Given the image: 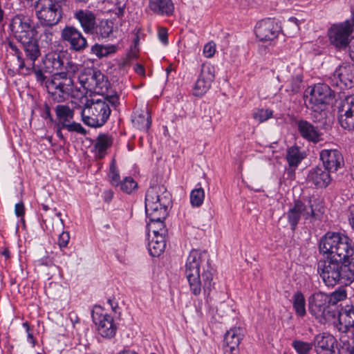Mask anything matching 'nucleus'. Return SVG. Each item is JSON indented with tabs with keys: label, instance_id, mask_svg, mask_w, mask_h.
Listing matches in <instances>:
<instances>
[{
	"label": "nucleus",
	"instance_id": "nucleus-43",
	"mask_svg": "<svg viewBox=\"0 0 354 354\" xmlns=\"http://www.w3.org/2000/svg\"><path fill=\"white\" fill-rule=\"evenodd\" d=\"M272 115L273 111L272 110L261 109L254 112L253 118L259 123H262L272 118Z\"/></svg>",
	"mask_w": 354,
	"mask_h": 354
},
{
	"label": "nucleus",
	"instance_id": "nucleus-54",
	"mask_svg": "<svg viewBox=\"0 0 354 354\" xmlns=\"http://www.w3.org/2000/svg\"><path fill=\"white\" fill-rule=\"evenodd\" d=\"M124 9L125 4L119 3V5L115 8L114 12L118 17H122L124 14Z\"/></svg>",
	"mask_w": 354,
	"mask_h": 354
},
{
	"label": "nucleus",
	"instance_id": "nucleus-56",
	"mask_svg": "<svg viewBox=\"0 0 354 354\" xmlns=\"http://www.w3.org/2000/svg\"><path fill=\"white\" fill-rule=\"evenodd\" d=\"M296 167H297L289 166V167L286 169V174L288 178L293 179L295 178Z\"/></svg>",
	"mask_w": 354,
	"mask_h": 354
},
{
	"label": "nucleus",
	"instance_id": "nucleus-13",
	"mask_svg": "<svg viewBox=\"0 0 354 354\" xmlns=\"http://www.w3.org/2000/svg\"><path fill=\"white\" fill-rule=\"evenodd\" d=\"M337 109V119L340 126L348 131L354 130V95L342 99Z\"/></svg>",
	"mask_w": 354,
	"mask_h": 354
},
{
	"label": "nucleus",
	"instance_id": "nucleus-60",
	"mask_svg": "<svg viewBox=\"0 0 354 354\" xmlns=\"http://www.w3.org/2000/svg\"><path fill=\"white\" fill-rule=\"evenodd\" d=\"M104 200L106 202H109L113 198V192L111 191L106 192Z\"/></svg>",
	"mask_w": 354,
	"mask_h": 354
},
{
	"label": "nucleus",
	"instance_id": "nucleus-32",
	"mask_svg": "<svg viewBox=\"0 0 354 354\" xmlns=\"http://www.w3.org/2000/svg\"><path fill=\"white\" fill-rule=\"evenodd\" d=\"M55 111L58 120L57 124L61 125V127L64 124L73 120L75 115L74 110L66 104L57 105Z\"/></svg>",
	"mask_w": 354,
	"mask_h": 354
},
{
	"label": "nucleus",
	"instance_id": "nucleus-18",
	"mask_svg": "<svg viewBox=\"0 0 354 354\" xmlns=\"http://www.w3.org/2000/svg\"><path fill=\"white\" fill-rule=\"evenodd\" d=\"M281 26L274 19H265L257 23L254 32L260 41H271L277 38Z\"/></svg>",
	"mask_w": 354,
	"mask_h": 354
},
{
	"label": "nucleus",
	"instance_id": "nucleus-39",
	"mask_svg": "<svg viewBox=\"0 0 354 354\" xmlns=\"http://www.w3.org/2000/svg\"><path fill=\"white\" fill-rule=\"evenodd\" d=\"M205 198V192L202 187H197L190 193V203L193 207H198L202 205Z\"/></svg>",
	"mask_w": 354,
	"mask_h": 354
},
{
	"label": "nucleus",
	"instance_id": "nucleus-45",
	"mask_svg": "<svg viewBox=\"0 0 354 354\" xmlns=\"http://www.w3.org/2000/svg\"><path fill=\"white\" fill-rule=\"evenodd\" d=\"M303 76L301 73H297L292 77L290 81L291 91L294 93H298L301 89Z\"/></svg>",
	"mask_w": 354,
	"mask_h": 354
},
{
	"label": "nucleus",
	"instance_id": "nucleus-34",
	"mask_svg": "<svg viewBox=\"0 0 354 354\" xmlns=\"http://www.w3.org/2000/svg\"><path fill=\"white\" fill-rule=\"evenodd\" d=\"M292 306L297 316L303 317L306 314V299L301 291H297L292 296Z\"/></svg>",
	"mask_w": 354,
	"mask_h": 354
},
{
	"label": "nucleus",
	"instance_id": "nucleus-49",
	"mask_svg": "<svg viewBox=\"0 0 354 354\" xmlns=\"http://www.w3.org/2000/svg\"><path fill=\"white\" fill-rule=\"evenodd\" d=\"M158 36L159 40L164 44H168V33L167 29L165 27H160L158 28Z\"/></svg>",
	"mask_w": 354,
	"mask_h": 354
},
{
	"label": "nucleus",
	"instance_id": "nucleus-14",
	"mask_svg": "<svg viewBox=\"0 0 354 354\" xmlns=\"http://www.w3.org/2000/svg\"><path fill=\"white\" fill-rule=\"evenodd\" d=\"M61 39L75 52H82L88 47V42L82 32L73 26H66L61 30Z\"/></svg>",
	"mask_w": 354,
	"mask_h": 354
},
{
	"label": "nucleus",
	"instance_id": "nucleus-41",
	"mask_svg": "<svg viewBox=\"0 0 354 354\" xmlns=\"http://www.w3.org/2000/svg\"><path fill=\"white\" fill-rule=\"evenodd\" d=\"M118 187L123 192L130 194L138 187V183L132 177L127 176L120 182Z\"/></svg>",
	"mask_w": 354,
	"mask_h": 354
},
{
	"label": "nucleus",
	"instance_id": "nucleus-7",
	"mask_svg": "<svg viewBox=\"0 0 354 354\" xmlns=\"http://www.w3.org/2000/svg\"><path fill=\"white\" fill-rule=\"evenodd\" d=\"M78 82L85 90L86 93H94L105 95L113 105L118 102V92L110 87V83L105 75L99 70L84 68L78 75Z\"/></svg>",
	"mask_w": 354,
	"mask_h": 354
},
{
	"label": "nucleus",
	"instance_id": "nucleus-24",
	"mask_svg": "<svg viewBox=\"0 0 354 354\" xmlns=\"http://www.w3.org/2000/svg\"><path fill=\"white\" fill-rule=\"evenodd\" d=\"M73 18L78 21L86 34L93 35L96 16L91 10L77 9L73 12Z\"/></svg>",
	"mask_w": 354,
	"mask_h": 354
},
{
	"label": "nucleus",
	"instance_id": "nucleus-27",
	"mask_svg": "<svg viewBox=\"0 0 354 354\" xmlns=\"http://www.w3.org/2000/svg\"><path fill=\"white\" fill-rule=\"evenodd\" d=\"M147 8L154 15L171 17L174 13V4L172 0H148Z\"/></svg>",
	"mask_w": 354,
	"mask_h": 354
},
{
	"label": "nucleus",
	"instance_id": "nucleus-11",
	"mask_svg": "<svg viewBox=\"0 0 354 354\" xmlns=\"http://www.w3.org/2000/svg\"><path fill=\"white\" fill-rule=\"evenodd\" d=\"M353 31V26L348 21L333 25L328 33L330 44L337 48L345 49L351 41Z\"/></svg>",
	"mask_w": 354,
	"mask_h": 354
},
{
	"label": "nucleus",
	"instance_id": "nucleus-35",
	"mask_svg": "<svg viewBox=\"0 0 354 354\" xmlns=\"http://www.w3.org/2000/svg\"><path fill=\"white\" fill-rule=\"evenodd\" d=\"M24 68L26 70L27 74L32 73L35 76L36 81L41 86L44 85L46 88L47 82L50 80V79H48L47 76L44 75L43 71L41 68H40L39 66H36L35 64H26V67H24Z\"/></svg>",
	"mask_w": 354,
	"mask_h": 354
},
{
	"label": "nucleus",
	"instance_id": "nucleus-61",
	"mask_svg": "<svg viewBox=\"0 0 354 354\" xmlns=\"http://www.w3.org/2000/svg\"><path fill=\"white\" fill-rule=\"evenodd\" d=\"M155 222H153V221H149V223L147 224V230H148V232L149 233L151 231L152 232V228L151 227V225H152L153 226H154L155 229H159V227L158 225V224H155L154 223Z\"/></svg>",
	"mask_w": 354,
	"mask_h": 354
},
{
	"label": "nucleus",
	"instance_id": "nucleus-10",
	"mask_svg": "<svg viewBox=\"0 0 354 354\" xmlns=\"http://www.w3.org/2000/svg\"><path fill=\"white\" fill-rule=\"evenodd\" d=\"M93 322L97 326L98 333L104 337L111 338L115 336L117 326L113 317L104 313L100 306H95L91 312Z\"/></svg>",
	"mask_w": 354,
	"mask_h": 354
},
{
	"label": "nucleus",
	"instance_id": "nucleus-2",
	"mask_svg": "<svg viewBox=\"0 0 354 354\" xmlns=\"http://www.w3.org/2000/svg\"><path fill=\"white\" fill-rule=\"evenodd\" d=\"M213 268L207 252L192 250L187 259L185 274L188 281L190 291L196 296L203 290L209 295L214 288Z\"/></svg>",
	"mask_w": 354,
	"mask_h": 354
},
{
	"label": "nucleus",
	"instance_id": "nucleus-12",
	"mask_svg": "<svg viewBox=\"0 0 354 354\" xmlns=\"http://www.w3.org/2000/svg\"><path fill=\"white\" fill-rule=\"evenodd\" d=\"M10 28L14 37L19 43L33 38L35 35L32 21L27 16L16 15L12 19Z\"/></svg>",
	"mask_w": 354,
	"mask_h": 354
},
{
	"label": "nucleus",
	"instance_id": "nucleus-20",
	"mask_svg": "<svg viewBox=\"0 0 354 354\" xmlns=\"http://www.w3.org/2000/svg\"><path fill=\"white\" fill-rule=\"evenodd\" d=\"M323 167L329 172H335L344 165V158L337 149H323L320 152Z\"/></svg>",
	"mask_w": 354,
	"mask_h": 354
},
{
	"label": "nucleus",
	"instance_id": "nucleus-55",
	"mask_svg": "<svg viewBox=\"0 0 354 354\" xmlns=\"http://www.w3.org/2000/svg\"><path fill=\"white\" fill-rule=\"evenodd\" d=\"M224 354H239V348H231L230 346H223Z\"/></svg>",
	"mask_w": 354,
	"mask_h": 354
},
{
	"label": "nucleus",
	"instance_id": "nucleus-30",
	"mask_svg": "<svg viewBox=\"0 0 354 354\" xmlns=\"http://www.w3.org/2000/svg\"><path fill=\"white\" fill-rule=\"evenodd\" d=\"M133 126L140 130L147 131L151 127V120L148 109L140 110L134 113L132 118Z\"/></svg>",
	"mask_w": 354,
	"mask_h": 354
},
{
	"label": "nucleus",
	"instance_id": "nucleus-15",
	"mask_svg": "<svg viewBox=\"0 0 354 354\" xmlns=\"http://www.w3.org/2000/svg\"><path fill=\"white\" fill-rule=\"evenodd\" d=\"M332 95V91L329 86L325 84H317L310 91L306 106L315 112L319 109L322 110V106L329 103Z\"/></svg>",
	"mask_w": 354,
	"mask_h": 354
},
{
	"label": "nucleus",
	"instance_id": "nucleus-29",
	"mask_svg": "<svg viewBox=\"0 0 354 354\" xmlns=\"http://www.w3.org/2000/svg\"><path fill=\"white\" fill-rule=\"evenodd\" d=\"M113 145V138L108 133H100L96 138L94 148L95 156L99 159H102L106 154V150Z\"/></svg>",
	"mask_w": 354,
	"mask_h": 354
},
{
	"label": "nucleus",
	"instance_id": "nucleus-28",
	"mask_svg": "<svg viewBox=\"0 0 354 354\" xmlns=\"http://www.w3.org/2000/svg\"><path fill=\"white\" fill-rule=\"evenodd\" d=\"M25 53V62L27 64H35V61L41 56V50L38 41L35 38L20 42Z\"/></svg>",
	"mask_w": 354,
	"mask_h": 354
},
{
	"label": "nucleus",
	"instance_id": "nucleus-8",
	"mask_svg": "<svg viewBox=\"0 0 354 354\" xmlns=\"http://www.w3.org/2000/svg\"><path fill=\"white\" fill-rule=\"evenodd\" d=\"M33 6L37 19L44 27H53L63 17L62 5L54 0H37Z\"/></svg>",
	"mask_w": 354,
	"mask_h": 354
},
{
	"label": "nucleus",
	"instance_id": "nucleus-57",
	"mask_svg": "<svg viewBox=\"0 0 354 354\" xmlns=\"http://www.w3.org/2000/svg\"><path fill=\"white\" fill-rule=\"evenodd\" d=\"M63 128H61V125H59V124H57V131H56V134H57V136L60 139V140H64V137L62 134V129Z\"/></svg>",
	"mask_w": 354,
	"mask_h": 354
},
{
	"label": "nucleus",
	"instance_id": "nucleus-51",
	"mask_svg": "<svg viewBox=\"0 0 354 354\" xmlns=\"http://www.w3.org/2000/svg\"><path fill=\"white\" fill-rule=\"evenodd\" d=\"M347 218L351 229L354 231V205H351L348 207Z\"/></svg>",
	"mask_w": 354,
	"mask_h": 354
},
{
	"label": "nucleus",
	"instance_id": "nucleus-44",
	"mask_svg": "<svg viewBox=\"0 0 354 354\" xmlns=\"http://www.w3.org/2000/svg\"><path fill=\"white\" fill-rule=\"evenodd\" d=\"M8 47L14 52V55L17 57L19 62V69L22 70L26 67L25 59L23 57L22 53L19 48L12 41L8 44Z\"/></svg>",
	"mask_w": 354,
	"mask_h": 354
},
{
	"label": "nucleus",
	"instance_id": "nucleus-16",
	"mask_svg": "<svg viewBox=\"0 0 354 354\" xmlns=\"http://www.w3.org/2000/svg\"><path fill=\"white\" fill-rule=\"evenodd\" d=\"M337 322L335 324L337 330L344 334L348 333L354 326V306L351 303L343 305L337 304Z\"/></svg>",
	"mask_w": 354,
	"mask_h": 354
},
{
	"label": "nucleus",
	"instance_id": "nucleus-9",
	"mask_svg": "<svg viewBox=\"0 0 354 354\" xmlns=\"http://www.w3.org/2000/svg\"><path fill=\"white\" fill-rule=\"evenodd\" d=\"M290 224V229L295 231L301 218L313 222L320 218L319 214L316 213L312 206L308 207L302 201H295L294 205L285 214Z\"/></svg>",
	"mask_w": 354,
	"mask_h": 354
},
{
	"label": "nucleus",
	"instance_id": "nucleus-23",
	"mask_svg": "<svg viewBox=\"0 0 354 354\" xmlns=\"http://www.w3.org/2000/svg\"><path fill=\"white\" fill-rule=\"evenodd\" d=\"M336 342L333 335L322 333L315 335L313 344L317 354H338L334 348Z\"/></svg>",
	"mask_w": 354,
	"mask_h": 354
},
{
	"label": "nucleus",
	"instance_id": "nucleus-50",
	"mask_svg": "<svg viewBox=\"0 0 354 354\" xmlns=\"http://www.w3.org/2000/svg\"><path fill=\"white\" fill-rule=\"evenodd\" d=\"M52 27H46L41 37L46 42L50 43L53 38V32L51 30Z\"/></svg>",
	"mask_w": 354,
	"mask_h": 354
},
{
	"label": "nucleus",
	"instance_id": "nucleus-19",
	"mask_svg": "<svg viewBox=\"0 0 354 354\" xmlns=\"http://www.w3.org/2000/svg\"><path fill=\"white\" fill-rule=\"evenodd\" d=\"M354 82V65L344 64L340 65L334 72L330 84L333 86H344L351 87Z\"/></svg>",
	"mask_w": 354,
	"mask_h": 354
},
{
	"label": "nucleus",
	"instance_id": "nucleus-38",
	"mask_svg": "<svg viewBox=\"0 0 354 354\" xmlns=\"http://www.w3.org/2000/svg\"><path fill=\"white\" fill-rule=\"evenodd\" d=\"M292 346L297 354H310L313 351V343L295 339L292 342Z\"/></svg>",
	"mask_w": 354,
	"mask_h": 354
},
{
	"label": "nucleus",
	"instance_id": "nucleus-47",
	"mask_svg": "<svg viewBox=\"0 0 354 354\" xmlns=\"http://www.w3.org/2000/svg\"><path fill=\"white\" fill-rule=\"evenodd\" d=\"M70 240V234L68 232H62L59 236L58 238V245L59 248L62 250L67 247L68 243Z\"/></svg>",
	"mask_w": 354,
	"mask_h": 354
},
{
	"label": "nucleus",
	"instance_id": "nucleus-53",
	"mask_svg": "<svg viewBox=\"0 0 354 354\" xmlns=\"http://www.w3.org/2000/svg\"><path fill=\"white\" fill-rule=\"evenodd\" d=\"M15 213L17 217H23L25 214V207L23 202L17 203L15 207Z\"/></svg>",
	"mask_w": 354,
	"mask_h": 354
},
{
	"label": "nucleus",
	"instance_id": "nucleus-59",
	"mask_svg": "<svg viewBox=\"0 0 354 354\" xmlns=\"http://www.w3.org/2000/svg\"><path fill=\"white\" fill-rule=\"evenodd\" d=\"M108 304L111 306V309L114 311V312H116V309L118 307V304L114 302L112 299H108V301H107Z\"/></svg>",
	"mask_w": 354,
	"mask_h": 354
},
{
	"label": "nucleus",
	"instance_id": "nucleus-1",
	"mask_svg": "<svg viewBox=\"0 0 354 354\" xmlns=\"http://www.w3.org/2000/svg\"><path fill=\"white\" fill-rule=\"evenodd\" d=\"M319 249L327 256L317 263V272L326 286H348L354 282V242L350 237L328 232L321 239Z\"/></svg>",
	"mask_w": 354,
	"mask_h": 354
},
{
	"label": "nucleus",
	"instance_id": "nucleus-64",
	"mask_svg": "<svg viewBox=\"0 0 354 354\" xmlns=\"http://www.w3.org/2000/svg\"><path fill=\"white\" fill-rule=\"evenodd\" d=\"M2 255L4 256L6 259H8L10 257V252L8 249L6 248L4 249L2 252Z\"/></svg>",
	"mask_w": 354,
	"mask_h": 354
},
{
	"label": "nucleus",
	"instance_id": "nucleus-21",
	"mask_svg": "<svg viewBox=\"0 0 354 354\" xmlns=\"http://www.w3.org/2000/svg\"><path fill=\"white\" fill-rule=\"evenodd\" d=\"M45 72L56 73L65 71L68 62H73L65 57L62 53L52 52L46 54L42 59Z\"/></svg>",
	"mask_w": 354,
	"mask_h": 354
},
{
	"label": "nucleus",
	"instance_id": "nucleus-6",
	"mask_svg": "<svg viewBox=\"0 0 354 354\" xmlns=\"http://www.w3.org/2000/svg\"><path fill=\"white\" fill-rule=\"evenodd\" d=\"M79 69L80 66L77 64L68 62L65 71L54 73L46 85V91L53 100L62 102L73 92V78Z\"/></svg>",
	"mask_w": 354,
	"mask_h": 354
},
{
	"label": "nucleus",
	"instance_id": "nucleus-31",
	"mask_svg": "<svg viewBox=\"0 0 354 354\" xmlns=\"http://www.w3.org/2000/svg\"><path fill=\"white\" fill-rule=\"evenodd\" d=\"M243 336V330L241 328H231L225 335L223 346L239 348Z\"/></svg>",
	"mask_w": 354,
	"mask_h": 354
},
{
	"label": "nucleus",
	"instance_id": "nucleus-48",
	"mask_svg": "<svg viewBox=\"0 0 354 354\" xmlns=\"http://www.w3.org/2000/svg\"><path fill=\"white\" fill-rule=\"evenodd\" d=\"M345 337L346 336L340 337L342 349L346 352L347 354H354V346H352L348 340H344Z\"/></svg>",
	"mask_w": 354,
	"mask_h": 354
},
{
	"label": "nucleus",
	"instance_id": "nucleus-37",
	"mask_svg": "<svg viewBox=\"0 0 354 354\" xmlns=\"http://www.w3.org/2000/svg\"><path fill=\"white\" fill-rule=\"evenodd\" d=\"M286 159L289 166L297 167L303 159L299 148L298 147H290L287 151Z\"/></svg>",
	"mask_w": 354,
	"mask_h": 354
},
{
	"label": "nucleus",
	"instance_id": "nucleus-62",
	"mask_svg": "<svg viewBox=\"0 0 354 354\" xmlns=\"http://www.w3.org/2000/svg\"><path fill=\"white\" fill-rule=\"evenodd\" d=\"M288 21L294 24L297 28L299 27V20L296 17H290Z\"/></svg>",
	"mask_w": 354,
	"mask_h": 354
},
{
	"label": "nucleus",
	"instance_id": "nucleus-36",
	"mask_svg": "<svg viewBox=\"0 0 354 354\" xmlns=\"http://www.w3.org/2000/svg\"><path fill=\"white\" fill-rule=\"evenodd\" d=\"M116 51V47L114 45H102L95 44L91 46V52L95 55L98 58L107 57Z\"/></svg>",
	"mask_w": 354,
	"mask_h": 354
},
{
	"label": "nucleus",
	"instance_id": "nucleus-5",
	"mask_svg": "<svg viewBox=\"0 0 354 354\" xmlns=\"http://www.w3.org/2000/svg\"><path fill=\"white\" fill-rule=\"evenodd\" d=\"M100 98L88 100L81 111L82 122L87 126L98 128L104 126L109 120L111 107L116 109L120 105V94L118 93V104L113 105L106 95H100Z\"/></svg>",
	"mask_w": 354,
	"mask_h": 354
},
{
	"label": "nucleus",
	"instance_id": "nucleus-52",
	"mask_svg": "<svg viewBox=\"0 0 354 354\" xmlns=\"http://www.w3.org/2000/svg\"><path fill=\"white\" fill-rule=\"evenodd\" d=\"M41 117L45 119L48 118L50 122H54V119L50 112V106L47 103H45L44 105V109L41 113Z\"/></svg>",
	"mask_w": 354,
	"mask_h": 354
},
{
	"label": "nucleus",
	"instance_id": "nucleus-26",
	"mask_svg": "<svg viewBox=\"0 0 354 354\" xmlns=\"http://www.w3.org/2000/svg\"><path fill=\"white\" fill-rule=\"evenodd\" d=\"M297 130L304 140L317 143L322 140V133L317 127H315L310 122L305 120H299L296 122Z\"/></svg>",
	"mask_w": 354,
	"mask_h": 354
},
{
	"label": "nucleus",
	"instance_id": "nucleus-22",
	"mask_svg": "<svg viewBox=\"0 0 354 354\" xmlns=\"http://www.w3.org/2000/svg\"><path fill=\"white\" fill-rule=\"evenodd\" d=\"M153 236L148 243V250L153 257H159L165 250L166 247L165 236L167 233L166 228L160 230L155 229L154 226L151 225Z\"/></svg>",
	"mask_w": 354,
	"mask_h": 354
},
{
	"label": "nucleus",
	"instance_id": "nucleus-46",
	"mask_svg": "<svg viewBox=\"0 0 354 354\" xmlns=\"http://www.w3.org/2000/svg\"><path fill=\"white\" fill-rule=\"evenodd\" d=\"M216 52V44L214 41L206 44L203 48V54L207 58L212 57Z\"/></svg>",
	"mask_w": 354,
	"mask_h": 354
},
{
	"label": "nucleus",
	"instance_id": "nucleus-33",
	"mask_svg": "<svg viewBox=\"0 0 354 354\" xmlns=\"http://www.w3.org/2000/svg\"><path fill=\"white\" fill-rule=\"evenodd\" d=\"M113 22L110 20H102L98 24H95L93 35H95L99 39L107 38L113 32Z\"/></svg>",
	"mask_w": 354,
	"mask_h": 354
},
{
	"label": "nucleus",
	"instance_id": "nucleus-3",
	"mask_svg": "<svg viewBox=\"0 0 354 354\" xmlns=\"http://www.w3.org/2000/svg\"><path fill=\"white\" fill-rule=\"evenodd\" d=\"M347 298V291L339 287L330 293L316 292L308 299L310 314L321 324L333 322L337 313V304Z\"/></svg>",
	"mask_w": 354,
	"mask_h": 354
},
{
	"label": "nucleus",
	"instance_id": "nucleus-25",
	"mask_svg": "<svg viewBox=\"0 0 354 354\" xmlns=\"http://www.w3.org/2000/svg\"><path fill=\"white\" fill-rule=\"evenodd\" d=\"M330 172L322 166H317L309 170L307 180L317 188L327 187L331 181Z\"/></svg>",
	"mask_w": 354,
	"mask_h": 354
},
{
	"label": "nucleus",
	"instance_id": "nucleus-42",
	"mask_svg": "<svg viewBox=\"0 0 354 354\" xmlns=\"http://www.w3.org/2000/svg\"><path fill=\"white\" fill-rule=\"evenodd\" d=\"M62 128L66 129L69 132H75L83 136H85L87 133V131L82 126L80 123L74 122L73 120L64 124Z\"/></svg>",
	"mask_w": 354,
	"mask_h": 354
},
{
	"label": "nucleus",
	"instance_id": "nucleus-58",
	"mask_svg": "<svg viewBox=\"0 0 354 354\" xmlns=\"http://www.w3.org/2000/svg\"><path fill=\"white\" fill-rule=\"evenodd\" d=\"M27 340L28 342L31 343L33 346L35 345V340L33 335L30 332V330L27 332Z\"/></svg>",
	"mask_w": 354,
	"mask_h": 354
},
{
	"label": "nucleus",
	"instance_id": "nucleus-63",
	"mask_svg": "<svg viewBox=\"0 0 354 354\" xmlns=\"http://www.w3.org/2000/svg\"><path fill=\"white\" fill-rule=\"evenodd\" d=\"M349 55L354 62V45L350 47Z\"/></svg>",
	"mask_w": 354,
	"mask_h": 354
},
{
	"label": "nucleus",
	"instance_id": "nucleus-17",
	"mask_svg": "<svg viewBox=\"0 0 354 354\" xmlns=\"http://www.w3.org/2000/svg\"><path fill=\"white\" fill-rule=\"evenodd\" d=\"M214 66L209 63L201 65L200 74L193 88L195 96H202L209 89L214 79Z\"/></svg>",
	"mask_w": 354,
	"mask_h": 354
},
{
	"label": "nucleus",
	"instance_id": "nucleus-4",
	"mask_svg": "<svg viewBox=\"0 0 354 354\" xmlns=\"http://www.w3.org/2000/svg\"><path fill=\"white\" fill-rule=\"evenodd\" d=\"M171 194L164 185L150 187L145 196V211L149 221L158 224L160 230L166 228L163 220L167 216V209L171 203Z\"/></svg>",
	"mask_w": 354,
	"mask_h": 354
},
{
	"label": "nucleus",
	"instance_id": "nucleus-40",
	"mask_svg": "<svg viewBox=\"0 0 354 354\" xmlns=\"http://www.w3.org/2000/svg\"><path fill=\"white\" fill-rule=\"evenodd\" d=\"M108 177L110 183L112 186L118 187L120 183V176L119 171L116 167L115 161L114 159L112 160L110 167Z\"/></svg>",
	"mask_w": 354,
	"mask_h": 354
}]
</instances>
